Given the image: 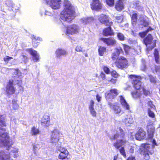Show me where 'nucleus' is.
<instances>
[{
  "label": "nucleus",
  "mask_w": 160,
  "mask_h": 160,
  "mask_svg": "<svg viewBox=\"0 0 160 160\" xmlns=\"http://www.w3.org/2000/svg\"><path fill=\"white\" fill-rule=\"evenodd\" d=\"M6 115H0V147L4 146L7 150H9L13 142L10 139L8 134L5 132V129L1 127L6 126Z\"/></svg>",
  "instance_id": "1"
},
{
  "label": "nucleus",
  "mask_w": 160,
  "mask_h": 160,
  "mask_svg": "<svg viewBox=\"0 0 160 160\" xmlns=\"http://www.w3.org/2000/svg\"><path fill=\"white\" fill-rule=\"evenodd\" d=\"M64 7L63 10L61 12L60 18L63 21L70 22L74 18V8L68 0L64 1Z\"/></svg>",
  "instance_id": "2"
},
{
  "label": "nucleus",
  "mask_w": 160,
  "mask_h": 160,
  "mask_svg": "<svg viewBox=\"0 0 160 160\" xmlns=\"http://www.w3.org/2000/svg\"><path fill=\"white\" fill-rule=\"evenodd\" d=\"M152 144H143L142 147L143 148L141 152V154L143 155V158L145 160H148L150 158L149 154H152L153 153V148L154 145H156V141L154 139L152 140Z\"/></svg>",
  "instance_id": "3"
},
{
  "label": "nucleus",
  "mask_w": 160,
  "mask_h": 160,
  "mask_svg": "<svg viewBox=\"0 0 160 160\" xmlns=\"http://www.w3.org/2000/svg\"><path fill=\"white\" fill-rule=\"evenodd\" d=\"M119 132L114 135L112 138V140H118V141L114 143V146L117 148H119L120 147L124 145L127 141L125 139V133L121 128H119Z\"/></svg>",
  "instance_id": "4"
},
{
  "label": "nucleus",
  "mask_w": 160,
  "mask_h": 160,
  "mask_svg": "<svg viewBox=\"0 0 160 160\" xmlns=\"http://www.w3.org/2000/svg\"><path fill=\"white\" fill-rule=\"evenodd\" d=\"M130 78L132 80V83L134 88L137 90H139L141 88L142 89V83L140 80L141 78L140 76H137L131 75L130 76Z\"/></svg>",
  "instance_id": "5"
},
{
  "label": "nucleus",
  "mask_w": 160,
  "mask_h": 160,
  "mask_svg": "<svg viewBox=\"0 0 160 160\" xmlns=\"http://www.w3.org/2000/svg\"><path fill=\"white\" fill-rule=\"evenodd\" d=\"M144 42L148 50H151L155 47L156 41L153 40L152 37L150 34H149L144 39Z\"/></svg>",
  "instance_id": "6"
},
{
  "label": "nucleus",
  "mask_w": 160,
  "mask_h": 160,
  "mask_svg": "<svg viewBox=\"0 0 160 160\" xmlns=\"http://www.w3.org/2000/svg\"><path fill=\"white\" fill-rule=\"evenodd\" d=\"M116 66L118 68L122 69L128 66L127 60L125 58L120 57L115 62Z\"/></svg>",
  "instance_id": "7"
},
{
  "label": "nucleus",
  "mask_w": 160,
  "mask_h": 160,
  "mask_svg": "<svg viewBox=\"0 0 160 160\" xmlns=\"http://www.w3.org/2000/svg\"><path fill=\"white\" fill-rule=\"evenodd\" d=\"M79 30V28L78 26L76 24H72L67 28L66 34L73 35L78 33Z\"/></svg>",
  "instance_id": "8"
},
{
  "label": "nucleus",
  "mask_w": 160,
  "mask_h": 160,
  "mask_svg": "<svg viewBox=\"0 0 160 160\" xmlns=\"http://www.w3.org/2000/svg\"><path fill=\"white\" fill-rule=\"evenodd\" d=\"M13 81L10 80L8 83L7 85L6 88V92L8 95H10L13 94L15 91V88L13 86Z\"/></svg>",
  "instance_id": "9"
},
{
  "label": "nucleus",
  "mask_w": 160,
  "mask_h": 160,
  "mask_svg": "<svg viewBox=\"0 0 160 160\" xmlns=\"http://www.w3.org/2000/svg\"><path fill=\"white\" fill-rule=\"evenodd\" d=\"M60 135V132L57 129H54L52 132L50 138V142L51 143H56L59 140Z\"/></svg>",
  "instance_id": "10"
},
{
  "label": "nucleus",
  "mask_w": 160,
  "mask_h": 160,
  "mask_svg": "<svg viewBox=\"0 0 160 160\" xmlns=\"http://www.w3.org/2000/svg\"><path fill=\"white\" fill-rule=\"evenodd\" d=\"M98 19L101 23L104 24L106 26H110L112 24V22L109 20V17L104 14L101 15L99 16Z\"/></svg>",
  "instance_id": "11"
},
{
  "label": "nucleus",
  "mask_w": 160,
  "mask_h": 160,
  "mask_svg": "<svg viewBox=\"0 0 160 160\" xmlns=\"http://www.w3.org/2000/svg\"><path fill=\"white\" fill-rule=\"evenodd\" d=\"M48 4L53 9H56L59 8L61 4V0H51L50 2L46 0Z\"/></svg>",
  "instance_id": "12"
},
{
  "label": "nucleus",
  "mask_w": 160,
  "mask_h": 160,
  "mask_svg": "<svg viewBox=\"0 0 160 160\" xmlns=\"http://www.w3.org/2000/svg\"><path fill=\"white\" fill-rule=\"evenodd\" d=\"M108 104L109 105L110 108L113 110L115 114H117L120 115L121 114H122L121 108L117 104L112 103L108 102Z\"/></svg>",
  "instance_id": "13"
},
{
  "label": "nucleus",
  "mask_w": 160,
  "mask_h": 160,
  "mask_svg": "<svg viewBox=\"0 0 160 160\" xmlns=\"http://www.w3.org/2000/svg\"><path fill=\"white\" fill-rule=\"evenodd\" d=\"M153 123L151 122L148 124L147 126L148 137L150 139H152L153 136L155 128L153 125Z\"/></svg>",
  "instance_id": "14"
},
{
  "label": "nucleus",
  "mask_w": 160,
  "mask_h": 160,
  "mask_svg": "<svg viewBox=\"0 0 160 160\" xmlns=\"http://www.w3.org/2000/svg\"><path fill=\"white\" fill-rule=\"evenodd\" d=\"M90 5L92 10H99L101 9L102 7V4L99 0H92Z\"/></svg>",
  "instance_id": "15"
},
{
  "label": "nucleus",
  "mask_w": 160,
  "mask_h": 160,
  "mask_svg": "<svg viewBox=\"0 0 160 160\" xmlns=\"http://www.w3.org/2000/svg\"><path fill=\"white\" fill-rule=\"evenodd\" d=\"M59 151L60 152L58 156V158L64 159L66 158L68 155V152L67 149L63 147H60Z\"/></svg>",
  "instance_id": "16"
},
{
  "label": "nucleus",
  "mask_w": 160,
  "mask_h": 160,
  "mask_svg": "<svg viewBox=\"0 0 160 160\" xmlns=\"http://www.w3.org/2000/svg\"><path fill=\"white\" fill-rule=\"evenodd\" d=\"M146 132L142 129H140L135 134V138L137 140L144 139L146 137Z\"/></svg>",
  "instance_id": "17"
},
{
  "label": "nucleus",
  "mask_w": 160,
  "mask_h": 160,
  "mask_svg": "<svg viewBox=\"0 0 160 160\" xmlns=\"http://www.w3.org/2000/svg\"><path fill=\"white\" fill-rule=\"evenodd\" d=\"M27 51L32 56L33 61L35 62H38L39 61V55L36 51L32 48L29 49L27 50Z\"/></svg>",
  "instance_id": "18"
},
{
  "label": "nucleus",
  "mask_w": 160,
  "mask_h": 160,
  "mask_svg": "<svg viewBox=\"0 0 160 160\" xmlns=\"http://www.w3.org/2000/svg\"><path fill=\"white\" fill-rule=\"evenodd\" d=\"M100 40L102 41L108 46H113L116 43V41L112 38H101Z\"/></svg>",
  "instance_id": "19"
},
{
  "label": "nucleus",
  "mask_w": 160,
  "mask_h": 160,
  "mask_svg": "<svg viewBox=\"0 0 160 160\" xmlns=\"http://www.w3.org/2000/svg\"><path fill=\"white\" fill-rule=\"evenodd\" d=\"M10 158L9 152L4 151H2L0 152V160H9Z\"/></svg>",
  "instance_id": "20"
},
{
  "label": "nucleus",
  "mask_w": 160,
  "mask_h": 160,
  "mask_svg": "<svg viewBox=\"0 0 160 160\" xmlns=\"http://www.w3.org/2000/svg\"><path fill=\"white\" fill-rule=\"evenodd\" d=\"M120 102L122 107L124 109L128 110L129 109V105L127 102L124 97L122 96H119Z\"/></svg>",
  "instance_id": "21"
},
{
  "label": "nucleus",
  "mask_w": 160,
  "mask_h": 160,
  "mask_svg": "<svg viewBox=\"0 0 160 160\" xmlns=\"http://www.w3.org/2000/svg\"><path fill=\"white\" fill-rule=\"evenodd\" d=\"M120 102L122 107L124 109L128 110L129 109V105L127 102L124 97L122 96H119Z\"/></svg>",
  "instance_id": "22"
},
{
  "label": "nucleus",
  "mask_w": 160,
  "mask_h": 160,
  "mask_svg": "<svg viewBox=\"0 0 160 160\" xmlns=\"http://www.w3.org/2000/svg\"><path fill=\"white\" fill-rule=\"evenodd\" d=\"M50 117L48 116L45 115L43 117L41 120V125L45 127L49 126Z\"/></svg>",
  "instance_id": "23"
},
{
  "label": "nucleus",
  "mask_w": 160,
  "mask_h": 160,
  "mask_svg": "<svg viewBox=\"0 0 160 160\" xmlns=\"http://www.w3.org/2000/svg\"><path fill=\"white\" fill-rule=\"evenodd\" d=\"M55 54L56 57L60 58L61 56H64L67 54V51L64 49L58 48L55 52Z\"/></svg>",
  "instance_id": "24"
},
{
  "label": "nucleus",
  "mask_w": 160,
  "mask_h": 160,
  "mask_svg": "<svg viewBox=\"0 0 160 160\" xmlns=\"http://www.w3.org/2000/svg\"><path fill=\"white\" fill-rule=\"evenodd\" d=\"M138 21V25L140 28H143L149 25L148 22L142 17H140L139 18Z\"/></svg>",
  "instance_id": "25"
},
{
  "label": "nucleus",
  "mask_w": 160,
  "mask_h": 160,
  "mask_svg": "<svg viewBox=\"0 0 160 160\" xmlns=\"http://www.w3.org/2000/svg\"><path fill=\"white\" fill-rule=\"evenodd\" d=\"M123 0H119L116 3L115 8L116 10L118 11L122 10L124 8Z\"/></svg>",
  "instance_id": "26"
},
{
  "label": "nucleus",
  "mask_w": 160,
  "mask_h": 160,
  "mask_svg": "<svg viewBox=\"0 0 160 160\" xmlns=\"http://www.w3.org/2000/svg\"><path fill=\"white\" fill-rule=\"evenodd\" d=\"M122 52V50L121 47H118L116 49V52L112 53V58L113 60H115L118 56L119 54Z\"/></svg>",
  "instance_id": "27"
},
{
  "label": "nucleus",
  "mask_w": 160,
  "mask_h": 160,
  "mask_svg": "<svg viewBox=\"0 0 160 160\" xmlns=\"http://www.w3.org/2000/svg\"><path fill=\"white\" fill-rule=\"evenodd\" d=\"M19 149L18 148L13 147L11 151V152L12 153L13 157L14 158H16L20 155V153L19 152Z\"/></svg>",
  "instance_id": "28"
},
{
  "label": "nucleus",
  "mask_w": 160,
  "mask_h": 160,
  "mask_svg": "<svg viewBox=\"0 0 160 160\" xmlns=\"http://www.w3.org/2000/svg\"><path fill=\"white\" fill-rule=\"evenodd\" d=\"M93 21V18L92 17L83 18L81 20V22L84 25L90 23Z\"/></svg>",
  "instance_id": "29"
},
{
  "label": "nucleus",
  "mask_w": 160,
  "mask_h": 160,
  "mask_svg": "<svg viewBox=\"0 0 160 160\" xmlns=\"http://www.w3.org/2000/svg\"><path fill=\"white\" fill-rule=\"evenodd\" d=\"M103 32V35L106 36H111L113 34V31L110 27L104 29Z\"/></svg>",
  "instance_id": "30"
},
{
  "label": "nucleus",
  "mask_w": 160,
  "mask_h": 160,
  "mask_svg": "<svg viewBox=\"0 0 160 160\" xmlns=\"http://www.w3.org/2000/svg\"><path fill=\"white\" fill-rule=\"evenodd\" d=\"M134 120L132 116L129 115H127L125 121V124L127 126H129V124H132Z\"/></svg>",
  "instance_id": "31"
},
{
  "label": "nucleus",
  "mask_w": 160,
  "mask_h": 160,
  "mask_svg": "<svg viewBox=\"0 0 160 160\" xmlns=\"http://www.w3.org/2000/svg\"><path fill=\"white\" fill-rule=\"evenodd\" d=\"M110 94H112L113 96H112V98H114L115 97L117 96L118 94V90L115 89H111L109 92L108 93H107V98L108 97V96H109V95H110Z\"/></svg>",
  "instance_id": "32"
},
{
  "label": "nucleus",
  "mask_w": 160,
  "mask_h": 160,
  "mask_svg": "<svg viewBox=\"0 0 160 160\" xmlns=\"http://www.w3.org/2000/svg\"><path fill=\"white\" fill-rule=\"evenodd\" d=\"M137 14L135 13L131 16L132 23L133 26L136 25L137 20Z\"/></svg>",
  "instance_id": "33"
},
{
  "label": "nucleus",
  "mask_w": 160,
  "mask_h": 160,
  "mask_svg": "<svg viewBox=\"0 0 160 160\" xmlns=\"http://www.w3.org/2000/svg\"><path fill=\"white\" fill-rule=\"evenodd\" d=\"M98 52L100 56H103L106 52V48L104 47L100 46L98 49Z\"/></svg>",
  "instance_id": "34"
},
{
  "label": "nucleus",
  "mask_w": 160,
  "mask_h": 160,
  "mask_svg": "<svg viewBox=\"0 0 160 160\" xmlns=\"http://www.w3.org/2000/svg\"><path fill=\"white\" fill-rule=\"evenodd\" d=\"M17 100L15 99L12 100V106L13 109L17 110L18 108L19 105L17 103Z\"/></svg>",
  "instance_id": "35"
},
{
  "label": "nucleus",
  "mask_w": 160,
  "mask_h": 160,
  "mask_svg": "<svg viewBox=\"0 0 160 160\" xmlns=\"http://www.w3.org/2000/svg\"><path fill=\"white\" fill-rule=\"evenodd\" d=\"M39 131L38 129L34 127H33L31 128V134L32 135H36L39 133Z\"/></svg>",
  "instance_id": "36"
},
{
  "label": "nucleus",
  "mask_w": 160,
  "mask_h": 160,
  "mask_svg": "<svg viewBox=\"0 0 160 160\" xmlns=\"http://www.w3.org/2000/svg\"><path fill=\"white\" fill-rule=\"evenodd\" d=\"M18 75H17L16 76H15V78L14 80L17 84H18V85L21 86L22 82V77L19 76V77H18Z\"/></svg>",
  "instance_id": "37"
},
{
  "label": "nucleus",
  "mask_w": 160,
  "mask_h": 160,
  "mask_svg": "<svg viewBox=\"0 0 160 160\" xmlns=\"http://www.w3.org/2000/svg\"><path fill=\"white\" fill-rule=\"evenodd\" d=\"M132 94L133 97L135 98H138L140 96V93L138 90H136L134 91Z\"/></svg>",
  "instance_id": "38"
},
{
  "label": "nucleus",
  "mask_w": 160,
  "mask_h": 160,
  "mask_svg": "<svg viewBox=\"0 0 160 160\" xmlns=\"http://www.w3.org/2000/svg\"><path fill=\"white\" fill-rule=\"evenodd\" d=\"M142 65L141 66V69L142 71H145L146 69V62L144 59H142Z\"/></svg>",
  "instance_id": "39"
},
{
  "label": "nucleus",
  "mask_w": 160,
  "mask_h": 160,
  "mask_svg": "<svg viewBox=\"0 0 160 160\" xmlns=\"http://www.w3.org/2000/svg\"><path fill=\"white\" fill-rule=\"evenodd\" d=\"M117 37L118 39L120 41H124V35L121 33H117Z\"/></svg>",
  "instance_id": "40"
},
{
  "label": "nucleus",
  "mask_w": 160,
  "mask_h": 160,
  "mask_svg": "<svg viewBox=\"0 0 160 160\" xmlns=\"http://www.w3.org/2000/svg\"><path fill=\"white\" fill-rule=\"evenodd\" d=\"M90 113L92 116L93 117H96V116L97 112L94 108L89 109Z\"/></svg>",
  "instance_id": "41"
},
{
  "label": "nucleus",
  "mask_w": 160,
  "mask_h": 160,
  "mask_svg": "<svg viewBox=\"0 0 160 160\" xmlns=\"http://www.w3.org/2000/svg\"><path fill=\"white\" fill-rule=\"evenodd\" d=\"M148 106L149 107L148 108H150V109L151 108L152 109L154 110L155 108V106L153 104L152 101H148Z\"/></svg>",
  "instance_id": "42"
},
{
  "label": "nucleus",
  "mask_w": 160,
  "mask_h": 160,
  "mask_svg": "<svg viewBox=\"0 0 160 160\" xmlns=\"http://www.w3.org/2000/svg\"><path fill=\"white\" fill-rule=\"evenodd\" d=\"M148 114L149 116L152 118H154L155 117V114L153 112L151 111L150 108H148Z\"/></svg>",
  "instance_id": "43"
},
{
  "label": "nucleus",
  "mask_w": 160,
  "mask_h": 160,
  "mask_svg": "<svg viewBox=\"0 0 160 160\" xmlns=\"http://www.w3.org/2000/svg\"><path fill=\"white\" fill-rule=\"evenodd\" d=\"M40 148V146L38 144H34L33 145V150L35 153H36V152L39 150Z\"/></svg>",
  "instance_id": "44"
},
{
  "label": "nucleus",
  "mask_w": 160,
  "mask_h": 160,
  "mask_svg": "<svg viewBox=\"0 0 160 160\" xmlns=\"http://www.w3.org/2000/svg\"><path fill=\"white\" fill-rule=\"evenodd\" d=\"M149 77L150 81L152 83H155L156 82V77H154L151 75H149Z\"/></svg>",
  "instance_id": "45"
},
{
  "label": "nucleus",
  "mask_w": 160,
  "mask_h": 160,
  "mask_svg": "<svg viewBox=\"0 0 160 160\" xmlns=\"http://www.w3.org/2000/svg\"><path fill=\"white\" fill-rule=\"evenodd\" d=\"M106 3L107 4L110 6H113L114 4V0H106Z\"/></svg>",
  "instance_id": "46"
},
{
  "label": "nucleus",
  "mask_w": 160,
  "mask_h": 160,
  "mask_svg": "<svg viewBox=\"0 0 160 160\" xmlns=\"http://www.w3.org/2000/svg\"><path fill=\"white\" fill-rule=\"evenodd\" d=\"M94 105V102L93 100H91L90 101V103L88 106L89 109L93 108Z\"/></svg>",
  "instance_id": "47"
},
{
  "label": "nucleus",
  "mask_w": 160,
  "mask_h": 160,
  "mask_svg": "<svg viewBox=\"0 0 160 160\" xmlns=\"http://www.w3.org/2000/svg\"><path fill=\"white\" fill-rule=\"evenodd\" d=\"M123 46L125 52L127 53H128L130 49V48L129 46L127 45H123Z\"/></svg>",
  "instance_id": "48"
},
{
  "label": "nucleus",
  "mask_w": 160,
  "mask_h": 160,
  "mask_svg": "<svg viewBox=\"0 0 160 160\" xmlns=\"http://www.w3.org/2000/svg\"><path fill=\"white\" fill-rule=\"evenodd\" d=\"M116 18L118 20V22H121L123 20V17L122 15L117 16L116 17Z\"/></svg>",
  "instance_id": "49"
},
{
  "label": "nucleus",
  "mask_w": 160,
  "mask_h": 160,
  "mask_svg": "<svg viewBox=\"0 0 160 160\" xmlns=\"http://www.w3.org/2000/svg\"><path fill=\"white\" fill-rule=\"evenodd\" d=\"M111 74L112 76L116 78H117L119 76L118 74L115 70L111 72Z\"/></svg>",
  "instance_id": "50"
},
{
  "label": "nucleus",
  "mask_w": 160,
  "mask_h": 160,
  "mask_svg": "<svg viewBox=\"0 0 160 160\" xmlns=\"http://www.w3.org/2000/svg\"><path fill=\"white\" fill-rule=\"evenodd\" d=\"M120 152L121 154L124 157H126V154L124 148H122L120 150Z\"/></svg>",
  "instance_id": "51"
},
{
  "label": "nucleus",
  "mask_w": 160,
  "mask_h": 160,
  "mask_svg": "<svg viewBox=\"0 0 160 160\" xmlns=\"http://www.w3.org/2000/svg\"><path fill=\"white\" fill-rule=\"evenodd\" d=\"M6 4L8 7H12L13 5V3L11 1L7 0L6 2Z\"/></svg>",
  "instance_id": "52"
},
{
  "label": "nucleus",
  "mask_w": 160,
  "mask_h": 160,
  "mask_svg": "<svg viewBox=\"0 0 160 160\" xmlns=\"http://www.w3.org/2000/svg\"><path fill=\"white\" fill-rule=\"evenodd\" d=\"M103 70L107 74H109L110 72L109 69L106 66L104 67L103 68Z\"/></svg>",
  "instance_id": "53"
},
{
  "label": "nucleus",
  "mask_w": 160,
  "mask_h": 160,
  "mask_svg": "<svg viewBox=\"0 0 160 160\" xmlns=\"http://www.w3.org/2000/svg\"><path fill=\"white\" fill-rule=\"evenodd\" d=\"M13 58L11 57H10L8 56H6L3 58L5 62H8L11 59H12Z\"/></svg>",
  "instance_id": "54"
},
{
  "label": "nucleus",
  "mask_w": 160,
  "mask_h": 160,
  "mask_svg": "<svg viewBox=\"0 0 160 160\" xmlns=\"http://www.w3.org/2000/svg\"><path fill=\"white\" fill-rule=\"evenodd\" d=\"M82 48L80 46H77L75 48V50L78 52H81L82 51Z\"/></svg>",
  "instance_id": "55"
},
{
  "label": "nucleus",
  "mask_w": 160,
  "mask_h": 160,
  "mask_svg": "<svg viewBox=\"0 0 160 160\" xmlns=\"http://www.w3.org/2000/svg\"><path fill=\"white\" fill-rule=\"evenodd\" d=\"M34 39H33L32 40V43L33 46L34 47H36L37 46V45H35V43H38V42L37 41H38V38H36L35 37L34 38Z\"/></svg>",
  "instance_id": "56"
},
{
  "label": "nucleus",
  "mask_w": 160,
  "mask_h": 160,
  "mask_svg": "<svg viewBox=\"0 0 160 160\" xmlns=\"http://www.w3.org/2000/svg\"><path fill=\"white\" fill-rule=\"evenodd\" d=\"M53 13L52 12H50L49 11L46 10L45 11V15H48L51 16L52 15Z\"/></svg>",
  "instance_id": "57"
},
{
  "label": "nucleus",
  "mask_w": 160,
  "mask_h": 160,
  "mask_svg": "<svg viewBox=\"0 0 160 160\" xmlns=\"http://www.w3.org/2000/svg\"><path fill=\"white\" fill-rule=\"evenodd\" d=\"M147 33V32L146 31H145L142 32L140 33L139 35L141 37L143 38L145 37Z\"/></svg>",
  "instance_id": "58"
},
{
  "label": "nucleus",
  "mask_w": 160,
  "mask_h": 160,
  "mask_svg": "<svg viewBox=\"0 0 160 160\" xmlns=\"http://www.w3.org/2000/svg\"><path fill=\"white\" fill-rule=\"evenodd\" d=\"M142 89L143 91V93L145 95H146V96L148 95L149 94V92H148V91H147V90L144 89L143 88H142Z\"/></svg>",
  "instance_id": "59"
},
{
  "label": "nucleus",
  "mask_w": 160,
  "mask_h": 160,
  "mask_svg": "<svg viewBox=\"0 0 160 160\" xmlns=\"http://www.w3.org/2000/svg\"><path fill=\"white\" fill-rule=\"evenodd\" d=\"M127 160H136L134 156H130L127 159Z\"/></svg>",
  "instance_id": "60"
},
{
  "label": "nucleus",
  "mask_w": 160,
  "mask_h": 160,
  "mask_svg": "<svg viewBox=\"0 0 160 160\" xmlns=\"http://www.w3.org/2000/svg\"><path fill=\"white\" fill-rule=\"evenodd\" d=\"M135 148L134 146H131L129 149V152L131 153H133L134 152Z\"/></svg>",
  "instance_id": "61"
},
{
  "label": "nucleus",
  "mask_w": 160,
  "mask_h": 160,
  "mask_svg": "<svg viewBox=\"0 0 160 160\" xmlns=\"http://www.w3.org/2000/svg\"><path fill=\"white\" fill-rule=\"evenodd\" d=\"M101 97L99 95L97 94L96 96V99L97 101L99 102L101 101Z\"/></svg>",
  "instance_id": "62"
},
{
  "label": "nucleus",
  "mask_w": 160,
  "mask_h": 160,
  "mask_svg": "<svg viewBox=\"0 0 160 160\" xmlns=\"http://www.w3.org/2000/svg\"><path fill=\"white\" fill-rule=\"evenodd\" d=\"M155 71L156 72H160V67L158 66L155 67Z\"/></svg>",
  "instance_id": "63"
},
{
  "label": "nucleus",
  "mask_w": 160,
  "mask_h": 160,
  "mask_svg": "<svg viewBox=\"0 0 160 160\" xmlns=\"http://www.w3.org/2000/svg\"><path fill=\"white\" fill-rule=\"evenodd\" d=\"M101 76L103 79L104 80L105 79L106 75L105 74L103 73H101Z\"/></svg>",
  "instance_id": "64"
}]
</instances>
